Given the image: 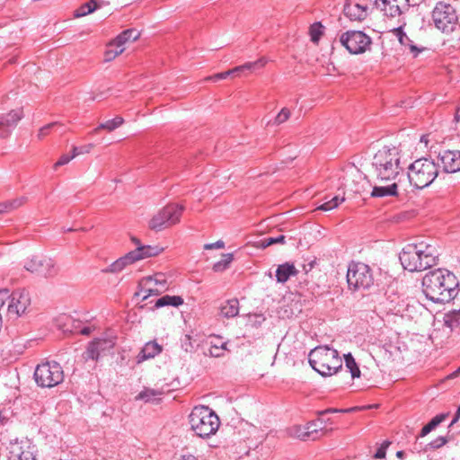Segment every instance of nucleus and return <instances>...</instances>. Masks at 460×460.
Segmentation results:
<instances>
[{
  "label": "nucleus",
  "mask_w": 460,
  "mask_h": 460,
  "mask_svg": "<svg viewBox=\"0 0 460 460\" xmlns=\"http://www.w3.org/2000/svg\"><path fill=\"white\" fill-rule=\"evenodd\" d=\"M459 282L455 274L446 269L428 272L422 279L423 292L434 303L451 301L458 294Z\"/></svg>",
  "instance_id": "nucleus-1"
},
{
  "label": "nucleus",
  "mask_w": 460,
  "mask_h": 460,
  "mask_svg": "<svg viewBox=\"0 0 460 460\" xmlns=\"http://www.w3.org/2000/svg\"><path fill=\"white\" fill-rule=\"evenodd\" d=\"M439 256L438 246L433 242L420 241L408 243L400 252L402 267L409 271H421L437 263Z\"/></svg>",
  "instance_id": "nucleus-2"
},
{
  "label": "nucleus",
  "mask_w": 460,
  "mask_h": 460,
  "mask_svg": "<svg viewBox=\"0 0 460 460\" xmlns=\"http://www.w3.org/2000/svg\"><path fill=\"white\" fill-rule=\"evenodd\" d=\"M372 167L377 181H396L402 172L400 150L395 146H383L375 154Z\"/></svg>",
  "instance_id": "nucleus-3"
},
{
  "label": "nucleus",
  "mask_w": 460,
  "mask_h": 460,
  "mask_svg": "<svg viewBox=\"0 0 460 460\" xmlns=\"http://www.w3.org/2000/svg\"><path fill=\"white\" fill-rule=\"evenodd\" d=\"M310 366L323 376H332L342 367V360L338 350L329 346H318L308 355Z\"/></svg>",
  "instance_id": "nucleus-4"
},
{
  "label": "nucleus",
  "mask_w": 460,
  "mask_h": 460,
  "mask_svg": "<svg viewBox=\"0 0 460 460\" xmlns=\"http://www.w3.org/2000/svg\"><path fill=\"white\" fill-rule=\"evenodd\" d=\"M189 423L195 435L202 438L214 435L220 426L218 416L208 406L194 407L189 416Z\"/></svg>",
  "instance_id": "nucleus-5"
},
{
  "label": "nucleus",
  "mask_w": 460,
  "mask_h": 460,
  "mask_svg": "<svg viewBox=\"0 0 460 460\" xmlns=\"http://www.w3.org/2000/svg\"><path fill=\"white\" fill-rule=\"evenodd\" d=\"M410 183L417 189L429 186L438 175V165L429 158H420L408 167Z\"/></svg>",
  "instance_id": "nucleus-6"
},
{
  "label": "nucleus",
  "mask_w": 460,
  "mask_h": 460,
  "mask_svg": "<svg viewBox=\"0 0 460 460\" xmlns=\"http://www.w3.org/2000/svg\"><path fill=\"white\" fill-rule=\"evenodd\" d=\"M434 27L444 34H450L459 26L456 9L447 3L438 2L431 12Z\"/></svg>",
  "instance_id": "nucleus-7"
},
{
  "label": "nucleus",
  "mask_w": 460,
  "mask_h": 460,
  "mask_svg": "<svg viewBox=\"0 0 460 460\" xmlns=\"http://www.w3.org/2000/svg\"><path fill=\"white\" fill-rule=\"evenodd\" d=\"M36 384L43 388L54 387L64 380L63 367L57 361L39 364L34 371Z\"/></svg>",
  "instance_id": "nucleus-8"
},
{
  "label": "nucleus",
  "mask_w": 460,
  "mask_h": 460,
  "mask_svg": "<svg viewBox=\"0 0 460 460\" xmlns=\"http://www.w3.org/2000/svg\"><path fill=\"white\" fill-rule=\"evenodd\" d=\"M347 282L353 290L369 288L374 284L371 268L363 262H350L347 270Z\"/></svg>",
  "instance_id": "nucleus-9"
},
{
  "label": "nucleus",
  "mask_w": 460,
  "mask_h": 460,
  "mask_svg": "<svg viewBox=\"0 0 460 460\" xmlns=\"http://www.w3.org/2000/svg\"><path fill=\"white\" fill-rule=\"evenodd\" d=\"M184 207L178 204H169L159 209L150 219L149 228L159 232L180 222Z\"/></svg>",
  "instance_id": "nucleus-10"
},
{
  "label": "nucleus",
  "mask_w": 460,
  "mask_h": 460,
  "mask_svg": "<svg viewBox=\"0 0 460 460\" xmlns=\"http://www.w3.org/2000/svg\"><path fill=\"white\" fill-rule=\"evenodd\" d=\"M340 42L351 54L364 53L370 46L371 38L361 31H348L341 34Z\"/></svg>",
  "instance_id": "nucleus-11"
},
{
  "label": "nucleus",
  "mask_w": 460,
  "mask_h": 460,
  "mask_svg": "<svg viewBox=\"0 0 460 460\" xmlns=\"http://www.w3.org/2000/svg\"><path fill=\"white\" fill-rule=\"evenodd\" d=\"M24 269L44 278H51L58 273L55 261L51 258L45 256H32L25 261Z\"/></svg>",
  "instance_id": "nucleus-12"
},
{
  "label": "nucleus",
  "mask_w": 460,
  "mask_h": 460,
  "mask_svg": "<svg viewBox=\"0 0 460 460\" xmlns=\"http://www.w3.org/2000/svg\"><path fill=\"white\" fill-rule=\"evenodd\" d=\"M154 282V285L156 287L142 288L139 292L136 293V296H142V300L147 299L150 296L159 295L162 292L167 290V280L164 273L158 272L153 276H148L143 279L142 283L145 286L151 285Z\"/></svg>",
  "instance_id": "nucleus-13"
},
{
  "label": "nucleus",
  "mask_w": 460,
  "mask_h": 460,
  "mask_svg": "<svg viewBox=\"0 0 460 460\" xmlns=\"http://www.w3.org/2000/svg\"><path fill=\"white\" fill-rule=\"evenodd\" d=\"M374 4L380 8L385 16L397 17L410 8V0H375Z\"/></svg>",
  "instance_id": "nucleus-14"
},
{
  "label": "nucleus",
  "mask_w": 460,
  "mask_h": 460,
  "mask_svg": "<svg viewBox=\"0 0 460 460\" xmlns=\"http://www.w3.org/2000/svg\"><path fill=\"white\" fill-rule=\"evenodd\" d=\"M31 304L29 292L25 289H18L10 296V303L8 305V313L20 316L23 314Z\"/></svg>",
  "instance_id": "nucleus-15"
},
{
  "label": "nucleus",
  "mask_w": 460,
  "mask_h": 460,
  "mask_svg": "<svg viewBox=\"0 0 460 460\" xmlns=\"http://www.w3.org/2000/svg\"><path fill=\"white\" fill-rule=\"evenodd\" d=\"M368 4L364 0H347L343 13L350 21L360 22L368 15Z\"/></svg>",
  "instance_id": "nucleus-16"
},
{
  "label": "nucleus",
  "mask_w": 460,
  "mask_h": 460,
  "mask_svg": "<svg viewBox=\"0 0 460 460\" xmlns=\"http://www.w3.org/2000/svg\"><path fill=\"white\" fill-rule=\"evenodd\" d=\"M22 118V110H13L6 114H0V138L8 137Z\"/></svg>",
  "instance_id": "nucleus-17"
},
{
  "label": "nucleus",
  "mask_w": 460,
  "mask_h": 460,
  "mask_svg": "<svg viewBox=\"0 0 460 460\" xmlns=\"http://www.w3.org/2000/svg\"><path fill=\"white\" fill-rule=\"evenodd\" d=\"M438 159L445 172H460V150H443L439 152Z\"/></svg>",
  "instance_id": "nucleus-18"
},
{
  "label": "nucleus",
  "mask_w": 460,
  "mask_h": 460,
  "mask_svg": "<svg viewBox=\"0 0 460 460\" xmlns=\"http://www.w3.org/2000/svg\"><path fill=\"white\" fill-rule=\"evenodd\" d=\"M398 195V182L393 181L390 182H379L373 186L371 197L373 198H386L395 197Z\"/></svg>",
  "instance_id": "nucleus-19"
},
{
  "label": "nucleus",
  "mask_w": 460,
  "mask_h": 460,
  "mask_svg": "<svg viewBox=\"0 0 460 460\" xmlns=\"http://www.w3.org/2000/svg\"><path fill=\"white\" fill-rule=\"evenodd\" d=\"M326 426V422L322 418L310 421L304 428L305 431L298 435L301 439L311 438L313 440L319 438V432L322 431Z\"/></svg>",
  "instance_id": "nucleus-20"
},
{
  "label": "nucleus",
  "mask_w": 460,
  "mask_h": 460,
  "mask_svg": "<svg viewBox=\"0 0 460 460\" xmlns=\"http://www.w3.org/2000/svg\"><path fill=\"white\" fill-rule=\"evenodd\" d=\"M163 250L164 249L158 245H143L137 247L135 250L129 252L130 254H134L131 255V257L135 262L143 259L156 256L160 254L163 252Z\"/></svg>",
  "instance_id": "nucleus-21"
},
{
  "label": "nucleus",
  "mask_w": 460,
  "mask_h": 460,
  "mask_svg": "<svg viewBox=\"0 0 460 460\" xmlns=\"http://www.w3.org/2000/svg\"><path fill=\"white\" fill-rule=\"evenodd\" d=\"M393 33L394 36L397 37L401 45L409 48L411 53L413 55L414 58H416L419 55V53L424 50V48H418L416 45L413 44V41L403 31L402 25L394 29Z\"/></svg>",
  "instance_id": "nucleus-22"
},
{
  "label": "nucleus",
  "mask_w": 460,
  "mask_h": 460,
  "mask_svg": "<svg viewBox=\"0 0 460 460\" xmlns=\"http://www.w3.org/2000/svg\"><path fill=\"white\" fill-rule=\"evenodd\" d=\"M348 177L349 179L346 180V182L344 183L345 188L349 189L355 193H360L364 190V186H360L359 182L367 179L365 175L358 170H353L349 174H348Z\"/></svg>",
  "instance_id": "nucleus-23"
},
{
  "label": "nucleus",
  "mask_w": 460,
  "mask_h": 460,
  "mask_svg": "<svg viewBox=\"0 0 460 460\" xmlns=\"http://www.w3.org/2000/svg\"><path fill=\"white\" fill-rule=\"evenodd\" d=\"M162 347L155 341H149L145 344L139 354L137 355V362H142L149 358H155L161 353Z\"/></svg>",
  "instance_id": "nucleus-24"
},
{
  "label": "nucleus",
  "mask_w": 460,
  "mask_h": 460,
  "mask_svg": "<svg viewBox=\"0 0 460 460\" xmlns=\"http://www.w3.org/2000/svg\"><path fill=\"white\" fill-rule=\"evenodd\" d=\"M298 270L293 263L286 262L279 265L276 270V279L279 283L287 282L290 277L296 276Z\"/></svg>",
  "instance_id": "nucleus-25"
},
{
  "label": "nucleus",
  "mask_w": 460,
  "mask_h": 460,
  "mask_svg": "<svg viewBox=\"0 0 460 460\" xmlns=\"http://www.w3.org/2000/svg\"><path fill=\"white\" fill-rule=\"evenodd\" d=\"M140 37V32L136 29H128L119 34L111 42V46L123 48V45L129 41H135Z\"/></svg>",
  "instance_id": "nucleus-26"
},
{
  "label": "nucleus",
  "mask_w": 460,
  "mask_h": 460,
  "mask_svg": "<svg viewBox=\"0 0 460 460\" xmlns=\"http://www.w3.org/2000/svg\"><path fill=\"white\" fill-rule=\"evenodd\" d=\"M164 394L162 389L145 388L136 397L137 400H142L145 402L157 403L161 396Z\"/></svg>",
  "instance_id": "nucleus-27"
},
{
  "label": "nucleus",
  "mask_w": 460,
  "mask_h": 460,
  "mask_svg": "<svg viewBox=\"0 0 460 460\" xmlns=\"http://www.w3.org/2000/svg\"><path fill=\"white\" fill-rule=\"evenodd\" d=\"M267 62L268 60L265 58H261L254 62H247L242 66H235L234 68L230 69L229 72H231L232 75L245 70L255 71L257 69L262 68L267 64Z\"/></svg>",
  "instance_id": "nucleus-28"
},
{
  "label": "nucleus",
  "mask_w": 460,
  "mask_h": 460,
  "mask_svg": "<svg viewBox=\"0 0 460 460\" xmlns=\"http://www.w3.org/2000/svg\"><path fill=\"white\" fill-rule=\"evenodd\" d=\"M26 447L25 449L18 443L13 445L11 448L12 456L17 460H35L33 453L30 450V447L27 446Z\"/></svg>",
  "instance_id": "nucleus-29"
},
{
  "label": "nucleus",
  "mask_w": 460,
  "mask_h": 460,
  "mask_svg": "<svg viewBox=\"0 0 460 460\" xmlns=\"http://www.w3.org/2000/svg\"><path fill=\"white\" fill-rule=\"evenodd\" d=\"M130 252H128L125 256L120 257L113 263H111L107 269L103 270V272L117 273L121 271L127 265L134 262Z\"/></svg>",
  "instance_id": "nucleus-30"
},
{
  "label": "nucleus",
  "mask_w": 460,
  "mask_h": 460,
  "mask_svg": "<svg viewBox=\"0 0 460 460\" xmlns=\"http://www.w3.org/2000/svg\"><path fill=\"white\" fill-rule=\"evenodd\" d=\"M239 313V302L237 299L227 300L220 307V314L226 318H232Z\"/></svg>",
  "instance_id": "nucleus-31"
},
{
  "label": "nucleus",
  "mask_w": 460,
  "mask_h": 460,
  "mask_svg": "<svg viewBox=\"0 0 460 460\" xmlns=\"http://www.w3.org/2000/svg\"><path fill=\"white\" fill-rule=\"evenodd\" d=\"M448 415H449V413L447 412V413H441V414L435 416L433 419H431V420L427 425H425L422 428L418 438H423V437L427 436L433 429H435L440 423H442L448 417Z\"/></svg>",
  "instance_id": "nucleus-32"
},
{
  "label": "nucleus",
  "mask_w": 460,
  "mask_h": 460,
  "mask_svg": "<svg viewBox=\"0 0 460 460\" xmlns=\"http://www.w3.org/2000/svg\"><path fill=\"white\" fill-rule=\"evenodd\" d=\"M183 304V299L179 296H164L156 300L155 306L160 308L165 305L179 306Z\"/></svg>",
  "instance_id": "nucleus-33"
},
{
  "label": "nucleus",
  "mask_w": 460,
  "mask_h": 460,
  "mask_svg": "<svg viewBox=\"0 0 460 460\" xmlns=\"http://www.w3.org/2000/svg\"><path fill=\"white\" fill-rule=\"evenodd\" d=\"M445 325L451 330L460 326V308L458 310L449 311L444 317Z\"/></svg>",
  "instance_id": "nucleus-34"
},
{
  "label": "nucleus",
  "mask_w": 460,
  "mask_h": 460,
  "mask_svg": "<svg viewBox=\"0 0 460 460\" xmlns=\"http://www.w3.org/2000/svg\"><path fill=\"white\" fill-rule=\"evenodd\" d=\"M124 122V119L120 116H117L112 119L106 120L105 122L101 123L95 129L94 132H97L99 129H105L109 132L113 131L121 126Z\"/></svg>",
  "instance_id": "nucleus-35"
},
{
  "label": "nucleus",
  "mask_w": 460,
  "mask_h": 460,
  "mask_svg": "<svg viewBox=\"0 0 460 460\" xmlns=\"http://www.w3.org/2000/svg\"><path fill=\"white\" fill-rule=\"evenodd\" d=\"M98 5L94 0H90L89 2L82 4L77 10L75 12V17L79 18L85 16L89 13H92L97 9Z\"/></svg>",
  "instance_id": "nucleus-36"
},
{
  "label": "nucleus",
  "mask_w": 460,
  "mask_h": 460,
  "mask_svg": "<svg viewBox=\"0 0 460 460\" xmlns=\"http://www.w3.org/2000/svg\"><path fill=\"white\" fill-rule=\"evenodd\" d=\"M346 367L349 370L352 378L360 376V370L350 353L344 355Z\"/></svg>",
  "instance_id": "nucleus-37"
},
{
  "label": "nucleus",
  "mask_w": 460,
  "mask_h": 460,
  "mask_svg": "<svg viewBox=\"0 0 460 460\" xmlns=\"http://www.w3.org/2000/svg\"><path fill=\"white\" fill-rule=\"evenodd\" d=\"M232 261H233L232 253L223 254L222 259L213 265L214 271H216V272L224 271L226 269H227L229 267Z\"/></svg>",
  "instance_id": "nucleus-38"
},
{
  "label": "nucleus",
  "mask_w": 460,
  "mask_h": 460,
  "mask_svg": "<svg viewBox=\"0 0 460 460\" xmlns=\"http://www.w3.org/2000/svg\"><path fill=\"white\" fill-rule=\"evenodd\" d=\"M345 200L344 198H340L339 196H335L332 198L330 200L324 202L321 206L318 207V209L323 211H329L335 208H337L341 202Z\"/></svg>",
  "instance_id": "nucleus-39"
},
{
  "label": "nucleus",
  "mask_w": 460,
  "mask_h": 460,
  "mask_svg": "<svg viewBox=\"0 0 460 460\" xmlns=\"http://www.w3.org/2000/svg\"><path fill=\"white\" fill-rule=\"evenodd\" d=\"M226 345L227 342H221L220 345H211L208 353L206 354L214 358L223 357L224 352L227 350Z\"/></svg>",
  "instance_id": "nucleus-40"
},
{
  "label": "nucleus",
  "mask_w": 460,
  "mask_h": 460,
  "mask_svg": "<svg viewBox=\"0 0 460 460\" xmlns=\"http://www.w3.org/2000/svg\"><path fill=\"white\" fill-rule=\"evenodd\" d=\"M101 353L98 350L96 343H93V341L89 343L86 350L84 353V357L85 359H94L98 360Z\"/></svg>",
  "instance_id": "nucleus-41"
},
{
  "label": "nucleus",
  "mask_w": 460,
  "mask_h": 460,
  "mask_svg": "<svg viewBox=\"0 0 460 460\" xmlns=\"http://www.w3.org/2000/svg\"><path fill=\"white\" fill-rule=\"evenodd\" d=\"M123 51H124V48H118L116 46H111V43H110L107 50L104 53V60L106 62L111 61L116 57L120 55Z\"/></svg>",
  "instance_id": "nucleus-42"
},
{
  "label": "nucleus",
  "mask_w": 460,
  "mask_h": 460,
  "mask_svg": "<svg viewBox=\"0 0 460 460\" xmlns=\"http://www.w3.org/2000/svg\"><path fill=\"white\" fill-rule=\"evenodd\" d=\"M286 236L284 234H279L276 237H268L261 241V246L266 248L272 244H283L285 243Z\"/></svg>",
  "instance_id": "nucleus-43"
},
{
  "label": "nucleus",
  "mask_w": 460,
  "mask_h": 460,
  "mask_svg": "<svg viewBox=\"0 0 460 460\" xmlns=\"http://www.w3.org/2000/svg\"><path fill=\"white\" fill-rule=\"evenodd\" d=\"M79 155L78 153V147L76 146H74L73 147V150H72V154L71 155H68V154H65L63 155L59 159L58 161L54 164L55 168L58 167V166H62V165H65L66 164H68L73 158H75V156H77Z\"/></svg>",
  "instance_id": "nucleus-44"
},
{
  "label": "nucleus",
  "mask_w": 460,
  "mask_h": 460,
  "mask_svg": "<svg viewBox=\"0 0 460 460\" xmlns=\"http://www.w3.org/2000/svg\"><path fill=\"white\" fill-rule=\"evenodd\" d=\"M93 342L96 343L98 350L101 354L106 350H109L114 346V342L109 339H95L93 341Z\"/></svg>",
  "instance_id": "nucleus-45"
},
{
  "label": "nucleus",
  "mask_w": 460,
  "mask_h": 460,
  "mask_svg": "<svg viewBox=\"0 0 460 460\" xmlns=\"http://www.w3.org/2000/svg\"><path fill=\"white\" fill-rule=\"evenodd\" d=\"M81 325H82V322L76 321V320H73V329H74V332H79L80 334L85 335V336H88V335H90L92 333V332L93 330V327H92V326L81 327Z\"/></svg>",
  "instance_id": "nucleus-46"
},
{
  "label": "nucleus",
  "mask_w": 460,
  "mask_h": 460,
  "mask_svg": "<svg viewBox=\"0 0 460 460\" xmlns=\"http://www.w3.org/2000/svg\"><path fill=\"white\" fill-rule=\"evenodd\" d=\"M181 346L186 352H192L195 349L192 338L189 334L184 335L181 340Z\"/></svg>",
  "instance_id": "nucleus-47"
},
{
  "label": "nucleus",
  "mask_w": 460,
  "mask_h": 460,
  "mask_svg": "<svg viewBox=\"0 0 460 460\" xmlns=\"http://www.w3.org/2000/svg\"><path fill=\"white\" fill-rule=\"evenodd\" d=\"M322 34H323V31H322L321 23L317 22L311 26L310 36H311V40L313 42H314V43L318 42Z\"/></svg>",
  "instance_id": "nucleus-48"
},
{
  "label": "nucleus",
  "mask_w": 460,
  "mask_h": 460,
  "mask_svg": "<svg viewBox=\"0 0 460 460\" xmlns=\"http://www.w3.org/2000/svg\"><path fill=\"white\" fill-rule=\"evenodd\" d=\"M447 443V438L445 437H438L436 439L431 441L426 446L425 450L428 449H438L443 447Z\"/></svg>",
  "instance_id": "nucleus-49"
},
{
  "label": "nucleus",
  "mask_w": 460,
  "mask_h": 460,
  "mask_svg": "<svg viewBox=\"0 0 460 460\" xmlns=\"http://www.w3.org/2000/svg\"><path fill=\"white\" fill-rule=\"evenodd\" d=\"M290 116V111L287 108H283L275 118V123L279 125L284 123Z\"/></svg>",
  "instance_id": "nucleus-50"
},
{
  "label": "nucleus",
  "mask_w": 460,
  "mask_h": 460,
  "mask_svg": "<svg viewBox=\"0 0 460 460\" xmlns=\"http://www.w3.org/2000/svg\"><path fill=\"white\" fill-rule=\"evenodd\" d=\"M58 125V122H52V123H49V124H47V125L43 126V127H42V128H40V130H39L38 137H39L40 139H41V138L45 137L49 133V131H50L53 128L57 127Z\"/></svg>",
  "instance_id": "nucleus-51"
},
{
  "label": "nucleus",
  "mask_w": 460,
  "mask_h": 460,
  "mask_svg": "<svg viewBox=\"0 0 460 460\" xmlns=\"http://www.w3.org/2000/svg\"><path fill=\"white\" fill-rule=\"evenodd\" d=\"M390 442L389 441H384L382 445L378 447L376 452L374 455V457L376 459H381L385 457L386 449L389 447Z\"/></svg>",
  "instance_id": "nucleus-52"
},
{
  "label": "nucleus",
  "mask_w": 460,
  "mask_h": 460,
  "mask_svg": "<svg viewBox=\"0 0 460 460\" xmlns=\"http://www.w3.org/2000/svg\"><path fill=\"white\" fill-rule=\"evenodd\" d=\"M230 75H231V72H229V70H228V71H226V72L216 74L214 75L208 76V77L205 78V81L217 82L218 80L226 79Z\"/></svg>",
  "instance_id": "nucleus-53"
},
{
  "label": "nucleus",
  "mask_w": 460,
  "mask_h": 460,
  "mask_svg": "<svg viewBox=\"0 0 460 460\" xmlns=\"http://www.w3.org/2000/svg\"><path fill=\"white\" fill-rule=\"evenodd\" d=\"M7 201L9 203V208L13 211V210L18 208L19 207L22 206L26 201V198L20 197V198L13 199V200H7Z\"/></svg>",
  "instance_id": "nucleus-54"
},
{
  "label": "nucleus",
  "mask_w": 460,
  "mask_h": 460,
  "mask_svg": "<svg viewBox=\"0 0 460 460\" xmlns=\"http://www.w3.org/2000/svg\"><path fill=\"white\" fill-rule=\"evenodd\" d=\"M224 247H225V243L222 240H218L216 243H206L204 245L205 250L223 249Z\"/></svg>",
  "instance_id": "nucleus-55"
},
{
  "label": "nucleus",
  "mask_w": 460,
  "mask_h": 460,
  "mask_svg": "<svg viewBox=\"0 0 460 460\" xmlns=\"http://www.w3.org/2000/svg\"><path fill=\"white\" fill-rule=\"evenodd\" d=\"M355 411V408H349V409H336V408H330L325 411H321L319 414L323 415L325 413H333V412H350Z\"/></svg>",
  "instance_id": "nucleus-56"
},
{
  "label": "nucleus",
  "mask_w": 460,
  "mask_h": 460,
  "mask_svg": "<svg viewBox=\"0 0 460 460\" xmlns=\"http://www.w3.org/2000/svg\"><path fill=\"white\" fill-rule=\"evenodd\" d=\"M12 212L8 201L0 203V215Z\"/></svg>",
  "instance_id": "nucleus-57"
},
{
  "label": "nucleus",
  "mask_w": 460,
  "mask_h": 460,
  "mask_svg": "<svg viewBox=\"0 0 460 460\" xmlns=\"http://www.w3.org/2000/svg\"><path fill=\"white\" fill-rule=\"evenodd\" d=\"M9 297L8 290H1L0 291V308L4 305V299Z\"/></svg>",
  "instance_id": "nucleus-58"
},
{
  "label": "nucleus",
  "mask_w": 460,
  "mask_h": 460,
  "mask_svg": "<svg viewBox=\"0 0 460 460\" xmlns=\"http://www.w3.org/2000/svg\"><path fill=\"white\" fill-rule=\"evenodd\" d=\"M90 148H91L90 146L78 147V153H79V155L84 154V153H88L90 151Z\"/></svg>",
  "instance_id": "nucleus-59"
},
{
  "label": "nucleus",
  "mask_w": 460,
  "mask_h": 460,
  "mask_svg": "<svg viewBox=\"0 0 460 460\" xmlns=\"http://www.w3.org/2000/svg\"><path fill=\"white\" fill-rule=\"evenodd\" d=\"M460 375V366L457 367V369L453 372L451 375H450V377L453 378V377H456L457 376Z\"/></svg>",
  "instance_id": "nucleus-60"
},
{
  "label": "nucleus",
  "mask_w": 460,
  "mask_h": 460,
  "mask_svg": "<svg viewBox=\"0 0 460 460\" xmlns=\"http://www.w3.org/2000/svg\"><path fill=\"white\" fill-rule=\"evenodd\" d=\"M131 241L137 245V247L142 246L139 239H137V237H131Z\"/></svg>",
  "instance_id": "nucleus-61"
},
{
  "label": "nucleus",
  "mask_w": 460,
  "mask_h": 460,
  "mask_svg": "<svg viewBox=\"0 0 460 460\" xmlns=\"http://www.w3.org/2000/svg\"><path fill=\"white\" fill-rule=\"evenodd\" d=\"M404 455H405V454H404V452H403V451H398V452L396 453V456H397L398 458H400V459H402V458H403V456H404Z\"/></svg>",
  "instance_id": "nucleus-62"
},
{
  "label": "nucleus",
  "mask_w": 460,
  "mask_h": 460,
  "mask_svg": "<svg viewBox=\"0 0 460 460\" xmlns=\"http://www.w3.org/2000/svg\"><path fill=\"white\" fill-rule=\"evenodd\" d=\"M218 340H219V339H218V338H217V341H212L210 342V344H211V345H220V343H221V342H220Z\"/></svg>",
  "instance_id": "nucleus-63"
},
{
  "label": "nucleus",
  "mask_w": 460,
  "mask_h": 460,
  "mask_svg": "<svg viewBox=\"0 0 460 460\" xmlns=\"http://www.w3.org/2000/svg\"><path fill=\"white\" fill-rule=\"evenodd\" d=\"M63 231L64 232H73V231H75V229H74V228H63Z\"/></svg>",
  "instance_id": "nucleus-64"
}]
</instances>
